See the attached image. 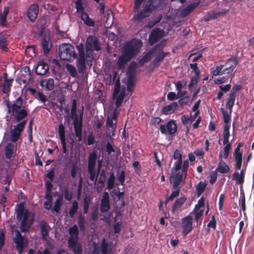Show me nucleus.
Instances as JSON below:
<instances>
[{
    "label": "nucleus",
    "mask_w": 254,
    "mask_h": 254,
    "mask_svg": "<svg viewBox=\"0 0 254 254\" xmlns=\"http://www.w3.org/2000/svg\"><path fill=\"white\" fill-rule=\"evenodd\" d=\"M199 75H193L191 77L190 82L188 86L189 90L190 91L193 90V86L197 85Z\"/></svg>",
    "instance_id": "nucleus-49"
},
{
    "label": "nucleus",
    "mask_w": 254,
    "mask_h": 254,
    "mask_svg": "<svg viewBox=\"0 0 254 254\" xmlns=\"http://www.w3.org/2000/svg\"><path fill=\"white\" fill-rule=\"evenodd\" d=\"M101 50L100 41L97 37L89 35L87 37L86 41V55L88 56L89 52H92L95 50L99 51Z\"/></svg>",
    "instance_id": "nucleus-10"
},
{
    "label": "nucleus",
    "mask_w": 254,
    "mask_h": 254,
    "mask_svg": "<svg viewBox=\"0 0 254 254\" xmlns=\"http://www.w3.org/2000/svg\"><path fill=\"white\" fill-rule=\"evenodd\" d=\"M13 80V79H5L2 87L3 93L7 94L10 92Z\"/></svg>",
    "instance_id": "nucleus-41"
},
{
    "label": "nucleus",
    "mask_w": 254,
    "mask_h": 254,
    "mask_svg": "<svg viewBox=\"0 0 254 254\" xmlns=\"http://www.w3.org/2000/svg\"><path fill=\"white\" fill-rule=\"evenodd\" d=\"M110 208L109 194L108 192H104L101 201L100 211L102 213H106Z\"/></svg>",
    "instance_id": "nucleus-19"
},
{
    "label": "nucleus",
    "mask_w": 254,
    "mask_h": 254,
    "mask_svg": "<svg viewBox=\"0 0 254 254\" xmlns=\"http://www.w3.org/2000/svg\"><path fill=\"white\" fill-rule=\"evenodd\" d=\"M105 173L103 171L100 174V177L98 180L97 186L96 187V190L98 192H100L103 190L105 185Z\"/></svg>",
    "instance_id": "nucleus-30"
},
{
    "label": "nucleus",
    "mask_w": 254,
    "mask_h": 254,
    "mask_svg": "<svg viewBox=\"0 0 254 254\" xmlns=\"http://www.w3.org/2000/svg\"><path fill=\"white\" fill-rule=\"evenodd\" d=\"M174 190L172 191L171 195L166 198L165 200V204H166L167 202L170 200H172L174 198L177 197L179 196L180 193V188H177L175 189H173Z\"/></svg>",
    "instance_id": "nucleus-51"
},
{
    "label": "nucleus",
    "mask_w": 254,
    "mask_h": 254,
    "mask_svg": "<svg viewBox=\"0 0 254 254\" xmlns=\"http://www.w3.org/2000/svg\"><path fill=\"white\" fill-rule=\"evenodd\" d=\"M10 230L12 233H15V236L14 238V242L15 244L16 249L18 254H21L23 253L24 249V238L22 236L15 225H12L10 226Z\"/></svg>",
    "instance_id": "nucleus-8"
},
{
    "label": "nucleus",
    "mask_w": 254,
    "mask_h": 254,
    "mask_svg": "<svg viewBox=\"0 0 254 254\" xmlns=\"http://www.w3.org/2000/svg\"><path fill=\"white\" fill-rule=\"evenodd\" d=\"M183 174L180 172L176 174L172 173L170 181L173 184V189L180 188L179 186L182 181Z\"/></svg>",
    "instance_id": "nucleus-22"
},
{
    "label": "nucleus",
    "mask_w": 254,
    "mask_h": 254,
    "mask_svg": "<svg viewBox=\"0 0 254 254\" xmlns=\"http://www.w3.org/2000/svg\"><path fill=\"white\" fill-rule=\"evenodd\" d=\"M218 171L222 174H226L229 172L230 168L229 166L224 161L220 162L217 168Z\"/></svg>",
    "instance_id": "nucleus-40"
},
{
    "label": "nucleus",
    "mask_w": 254,
    "mask_h": 254,
    "mask_svg": "<svg viewBox=\"0 0 254 254\" xmlns=\"http://www.w3.org/2000/svg\"><path fill=\"white\" fill-rule=\"evenodd\" d=\"M17 150L16 146L11 142L8 143L5 146L4 156L7 159L10 160L12 157H14Z\"/></svg>",
    "instance_id": "nucleus-18"
},
{
    "label": "nucleus",
    "mask_w": 254,
    "mask_h": 254,
    "mask_svg": "<svg viewBox=\"0 0 254 254\" xmlns=\"http://www.w3.org/2000/svg\"><path fill=\"white\" fill-rule=\"evenodd\" d=\"M66 69L72 77H75L77 75V71L75 67L72 64H67Z\"/></svg>",
    "instance_id": "nucleus-52"
},
{
    "label": "nucleus",
    "mask_w": 254,
    "mask_h": 254,
    "mask_svg": "<svg viewBox=\"0 0 254 254\" xmlns=\"http://www.w3.org/2000/svg\"><path fill=\"white\" fill-rule=\"evenodd\" d=\"M221 111L223 116V121L224 123L225 124L224 127H228V128H230L231 124V116L228 114V112L225 111L223 108H221Z\"/></svg>",
    "instance_id": "nucleus-38"
},
{
    "label": "nucleus",
    "mask_w": 254,
    "mask_h": 254,
    "mask_svg": "<svg viewBox=\"0 0 254 254\" xmlns=\"http://www.w3.org/2000/svg\"><path fill=\"white\" fill-rule=\"evenodd\" d=\"M0 48L4 52L8 50L6 40L4 37H1L0 38Z\"/></svg>",
    "instance_id": "nucleus-56"
},
{
    "label": "nucleus",
    "mask_w": 254,
    "mask_h": 254,
    "mask_svg": "<svg viewBox=\"0 0 254 254\" xmlns=\"http://www.w3.org/2000/svg\"><path fill=\"white\" fill-rule=\"evenodd\" d=\"M183 164L182 159L177 160V161L175 163L174 167L172 169V171L173 172L174 171H178L181 169L182 166Z\"/></svg>",
    "instance_id": "nucleus-58"
},
{
    "label": "nucleus",
    "mask_w": 254,
    "mask_h": 254,
    "mask_svg": "<svg viewBox=\"0 0 254 254\" xmlns=\"http://www.w3.org/2000/svg\"><path fill=\"white\" fill-rule=\"evenodd\" d=\"M164 35V31L157 28L153 30L150 33L149 38L150 45H152L157 43Z\"/></svg>",
    "instance_id": "nucleus-16"
},
{
    "label": "nucleus",
    "mask_w": 254,
    "mask_h": 254,
    "mask_svg": "<svg viewBox=\"0 0 254 254\" xmlns=\"http://www.w3.org/2000/svg\"><path fill=\"white\" fill-rule=\"evenodd\" d=\"M69 237L67 240L68 247L71 249L74 254H82V248L78 243L79 230L77 226L75 224L68 229Z\"/></svg>",
    "instance_id": "nucleus-4"
},
{
    "label": "nucleus",
    "mask_w": 254,
    "mask_h": 254,
    "mask_svg": "<svg viewBox=\"0 0 254 254\" xmlns=\"http://www.w3.org/2000/svg\"><path fill=\"white\" fill-rule=\"evenodd\" d=\"M207 183L205 182L201 181L198 183L196 187V192L198 196H200V195L204 192Z\"/></svg>",
    "instance_id": "nucleus-42"
},
{
    "label": "nucleus",
    "mask_w": 254,
    "mask_h": 254,
    "mask_svg": "<svg viewBox=\"0 0 254 254\" xmlns=\"http://www.w3.org/2000/svg\"><path fill=\"white\" fill-rule=\"evenodd\" d=\"M189 102V96H186L180 98L178 101V103L181 106L187 105Z\"/></svg>",
    "instance_id": "nucleus-60"
},
{
    "label": "nucleus",
    "mask_w": 254,
    "mask_h": 254,
    "mask_svg": "<svg viewBox=\"0 0 254 254\" xmlns=\"http://www.w3.org/2000/svg\"><path fill=\"white\" fill-rule=\"evenodd\" d=\"M78 208V203L76 200H74L72 203V206L70 208L68 214L71 218H73L74 215L77 212Z\"/></svg>",
    "instance_id": "nucleus-43"
},
{
    "label": "nucleus",
    "mask_w": 254,
    "mask_h": 254,
    "mask_svg": "<svg viewBox=\"0 0 254 254\" xmlns=\"http://www.w3.org/2000/svg\"><path fill=\"white\" fill-rule=\"evenodd\" d=\"M245 173L244 171L242 170L239 173L235 172L233 174V179L236 181L237 183L240 185H242L244 182Z\"/></svg>",
    "instance_id": "nucleus-32"
},
{
    "label": "nucleus",
    "mask_w": 254,
    "mask_h": 254,
    "mask_svg": "<svg viewBox=\"0 0 254 254\" xmlns=\"http://www.w3.org/2000/svg\"><path fill=\"white\" fill-rule=\"evenodd\" d=\"M121 85H120V79L118 78L115 82V88L114 90V93H113V97H115L116 96H117L118 94L119 93L120 90Z\"/></svg>",
    "instance_id": "nucleus-57"
},
{
    "label": "nucleus",
    "mask_w": 254,
    "mask_h": 254,
    "mask_svg": "<svg viewBox=\"0 0 254 254\" xmlns=\"http://www.w3.org/2000/svg\"><path fill=\"white\" fill-rule=\"evenodd\" d=\"M198 3H192L187 5L181 11V15L182 17H186L190 13L194 10V9L198 6Z\"/></svg>",
    "instance_id": "nucleus-26"
},
{
    "label": "nucleus",
    "mask_w": 254,
    "mask_h": 254,
    "mask_svg": "<svg viewBox=\"0 0 254 254\" xmlns=\"http://www.w3.org/2000/svg\"><path fill=\"white\" fill-rule=\"evenodd\" d=\"M160 0H148L143 6V9L133 16V19L140 21L148 17L152 12L160 5Z\"/></svg>",
    "instance_id": "nucleus-5"
},
{
    "label": "nucleus",
    "mask_w": 254,
    "mask_h": 254,
    "mask_svg": "<svg viewBox=\"0 0 254 254\" xmlns=\"http://www.w3.org/2000/svg\"><path fill=\"white\" fill-rule=\"evenodd\" d=\"M115 182V176L114 172H111L107 180V189L109 190L114 188Z\"/></svg>",
    "instance_id": "nucleus-45"
},
{
    "label": "nucleus",
    "mask_w": 254,
    "mask_h": 254,
    "mask_svg": "<svg viewBox=\"0 0 254 254\" xmlns=\"http://www.w3.org/2000/svg\"><path fill=\"white\" fill-rule=\"evenodd\" d=\"M5 105L7 109V113L9 114L5 117L7 122L11 121L12 124L24 123L25 125H26L29 110L28 105L21 96L11 103L6 102Z\"/></svg>",
    "instance_id": "nucleus-1"
},
{
    "label": "nucleus",
    "mask_w": 254,
    "mask_h": 254,
    "mask_svg": "<svg viewBox=\"0 0 254 254\" xmlns=\"http://www.w3.org/2000/svg\"><path fill=\"white\" fill-rule=\"evenodd\" d=\"M194 212H195V221L197 222H198L199 218L202 215L203 212V209H195L194 208Z\"/></svg>",
    "instance_id": "nucleus-59"
},
{
    "label": "nucleus",
    "mask_w": 254,
    "mask_h": 254,
    "mask_svg": "<svg viewBox=\"0 0 254 254\" xmlns=\"http://www.w3.org/2000/svg\"><path fill=\"white\" fill-rule=\"evenodd\" d=\"M177 125L174 120H170L167 122L166 125H161L160 130L161 133L165 134L167 132L171 135H174L177 131Z\"/></svg>",
    "instance_id": "nucleus-12"
},
{
    "label": "nucleus",
    "mask_w": 254,
    "mask_h": 254,
    "mask_svg": "<svg viewBox=\"0 0 254 254\" xmlns=\"http://www.w3.org/2000/svg\"><path fill=\"white\" fill-rule=\"evenodd\" d=\"M64 201V195L63 194H61L58 196V198L56 200L54 207L52 208V211L53 212L58 213L63 204Z\"/></svg>",
    "instance_id": "nucleus-28"
},
{
    "label": "nucleus",
    "mask_w": 254,
    "mask_h": 254,
    "mask_svg": "<svg viewBox=\"0 0 254 254\" xmlns=\"http://www.w3.org/2000/svg\"><path fill=\"white\" fill-rule=\"evenodd\" d=\"M79 170L78 166L77 165L76 163H74L72 164L71 168V176L72 178H75L77 175V172Z\"/></svg>",
    "instance_id": "nucleus-55"
},
{
    "label": "nucleus",
    "mask_w": 254,
    "mask_h": 254,
    "mask_svg": "<svg viewBox=\"0 0 254 254\" xmlns=\"http://www.w3.org/2000/svg\"><path fill=\"white\" fill-rule=\"evenodd\" d=\"M225 146L224 148V157L226 159L228 157L229 154V151L232 147L231 144H225Z\"/></svg>",
    "instance_id": "nucleus-63"
},
{
    "label": "nucleus",
    "mask_w": 254,
    "mask_h": 254,
    "mask_svg": "<svg viewBox=\"0 0 254 254\" xmlns=\"http://www.w3.org/2000/svg\"><path fill=\"white\" fill-rule=\"evenodd\" d=\"M101 251L102 254H110L112 248L110 245L106 242L105 238H103L101 245Z\"/></svg>",
    "instance_id": "nucleus-33"
},
{
    "label": "nucleus",
    "mask_w": 254,
    "mask_h": 254,
    "mask_svg": "<svg viewBox=\"0 0 254 254\" xmlns=\"http://www.w3.org/2000/svg\"><path fill=\"white\" fill-rule=\"evenodd\" d=\"M127 79H129L131 81L134 80L135 76V65L130 64L128 66L127 71Z\"/></svg>",
    "instance_id": "nucleus-39"
},
{
    "label": "nucleus",
    "mask_w": 254,
    "mask_h": 254,
    "mask_svg": "<svg viewBox=\"0 0 254 254\" xmlns=\"http://www.w3.org/2000/svg\"><path fill=\"white\" fill-rule=\"evenodd\" d=\"M49 35H45L41 39V46L43 50L44 54L45 55L48 54L52 47V44L50 42Z\"/></svg>",
    "instance_id": "nucleus-20"
},
{
    "label": "nucleus",
    "mask_w": 254,
    "mask_h": 254,
    "mask_svg": "<svg viewBox=\"0 0 254 254\" xmlns=\"http://www.w3.org/2000/svg\"><path fill=\"white\" fill-rule=\"evenodd\" d=\"M190 67L193 70V71L194 72V75L198 76L200 75V70L197 67L196 63L190 64Z\"/></svg>",
    "instance_id": "nucleus-64"
},
{
    "label": "nucleus",
    "mask_w": 254,
    "mask_h": 254,
    "mask_svg": "<svg viewBox=\"0 0 254 254\" xmlns=\"http://www.w3.org/2000/svg\"><path fill=\"white\" fill-rule=\"evenodd\" d=\"M181 226L183 229V235L184 237H186L193 229L192 217L188 215L182 219Z\"/></svg>",
    "instance_id": "nucleus-13"
},
{
    "label": "nucleus",
    "mask_w": 254,
    "mask_h": 254,
    "mask_svg": "<svg viewBox=\"0 0 254 254\" xmlns=\"http://www.w3.org/2000/svg\"><path fill=\"white\" fill-rule=\"evenodd\" d=\"M169 54V52H160L159 54L156 55L155 59L159 61L160 62H162L164 59L165 57Z\"/></svg>",
    "instance_id": "nucleus-62"
},
{
    "label": "nucleus",
    "mask_w": 254,
    "mask_h": 254,
    "mask_svg": "<svg viewBox=\"0 0 254 254\" xmlns=\"http://www.w3.org/2000/svg\"><path fill=\"white\" fill-rule=\"evenodd\" d=\"M222 14H223V13L220 12L211 11L208 12L206 17H205V21H207L211 19H215Z\"/></svg>",
    "instance_id": "nucleus-47"
},
{
    "label": "nucleus",
    "mask_w": 254,
    "mask_h": 254,
    "mask_svg": "<svg viewBox=\"0 0 254 254\" xmlns=\"http://www.w3.org/2000/svg\"><path fill=\"white\" fill-rule=\"evenodd\" d=\"M101 166V163L98 164V171L96 172L95 168H87V171L89 174V179L91 181L94 182L96 183L99 173L100 172V168Z\"/></svg>",
    "instance_id": "nucleus-25"
},
{
    "label": "nucleus",
    "mask_w": 254,
    "mask_h": 254,
    "mask_svg": "<svg viewBox=\"0 0 254 254\" xmlns=\"http://www.w3.org/2000/svg\"><path fill=\"white\" fill-rule=\"evenodd\" d=\"M49 67L47 63L43 60H40L35 69V72L37 75H45L49 71Z\"/></svg>",
    "instance_id": "nucleus-21"
},
{
    "label": "nucleus",
    "mask_w": 254,
    "mask_h": 254,
    "mask_svg": "<svg viewBox=\"0 0 254 254\" xmlns=\"http://www.w3.org/2000/svg\"><path fill=\"white\" fill-rule=\"evenodd\" d=\"M186 197L185 196H183L177 199L175 201L174 205L172 207V211L173 212H174L177 210H178L185 203V202L186 200Z\"/></svg>",
    "instance_id": "nucleus-34"
},
{
    "label": "nucleus",
    "mask_w": 254,
    "mask_h": 254,
    "mask_svg": "<svg viewBox=\"0 0 254 254\" xmlns=\"http://www.w3.org/2000/svg\"><path fill=\"white\" fill-rule=\"evenodd\" d=\"M59 56L62 61L72 62L77 58L74 47L70 44L64 43L61 45L59 48Z\"/></svg>",
    "instance_id": "nucleus-6"
},
{
    "label": "nucleus",
    "mask_w": 254,
    "mask_h": 254,
    "mask_svg": "<svg viewBox=\"0 0 254 254\" xmlns=\"http://www.w3.org/2000/svg\"><path fill=\"white\" fill-rule=\"evenodd\" d=\"M230 128H228V127H224L223 132V142L224 144H231L229 142V137L230 136V132H229Z\"/></svg>",
    "instance_id": "nucleus-50"
},
{
    "label": "nucleus",
    "mask_w": 254,
    "mask_h": 254,
    "mask_svg": "<svg viewBox=\"0 0 254 254\" xmlns=\"http://www.w3.org/2000/svg\"><path fill=\"white\" fill-rule=\"evenodd\" d=\"M40 85L45 87L48 91L53 89L54 86V79L53 78L46 79L40 81Z\"/></svg>",
    "instance_id": "nucleus-29"
},
{
    "label": "nucleus",
    "mask_w": 254,
    "mask_h": 254,
    "mask_svg": "<svg viewBox=\"0 0 254 254\" xmlns=\"http://www.w3.org/2000/svg\"><path fill=\"white\" fill-rule=\"evenodd\" d=\"M224 66V65L223 64L217 66L212 72L213 75L215 76L219 75H223V73H222V71Z\"/></svg>",
    "instance_id": "nucleus-53"
},
{
    "label": "nucleus",
    "mask_w": 254,
    "mask_h": 254,
    "mask_svg": "<svg viewBox=\"0 0 254 254\" xmlns=\"http://www.w3.org/2000/svg\"><path fill=\"white\" fill-rule=\"evenodd\" d=\"M91 198L90 196H86L83 201V210L85 214L88 212L90 204L91 203Z\"/></svg>",
    "instance_id": "nucleus-46"
},
{
    "label": "nucleus",
    "mask_w": 254,
    "mask_h": 254,
    "mask_svg": "<svg viewBox=\"0 0 254 254\" xmlns=\"http://www.w3.org/2000/svg\"><path fill=\"white\" fill-rule=\"evenodd\" d=\"M39 6L37 3H32L28 7L26 15L31 22H34L38 17Z\"/></svg>",
    "instance_id": "nucleus-15"
},
{
    "label": "nucleus",
    "mask_w": 254,
    "mask_h": 254,
    "mask_svg": "<svg viewBox=\"0 0 254 254\" xmlns=\"http://www.w3.org/2000/svg\"><path fill=\"white\" fill-rule=\"evenodd\" d=\"M16 207V218L18 221H21L20 229L22 232H26L32 225L33 218L29 210L25 209L23 203H20Z\"/></svg>",
    "instance_id": "nucleus-3"
},
{
    "label": "nucleus",
    "mask_w": 254,
    "mask_h": 254,
    "mask_svg": "<svg viewBox=\"0 0 254 254\" xmlns=\"http://www.w3.org/2000/svg\"><path fill=\"white\" fill-rule=\"evenodd\" d=\"M81 18L85 24L88 26H94L95 22L93 19L89 17L88 14L82 11L81 13Z\"/></svg>",
    "instance_id": "nucleus-31"
},
{
    "label": "nucleus",
    "mask_w": 254,
    "mask_h": 254,
    "mask_svg": "<svg viewBox=\"0 0 254 254\" xmlns=\"http://www.w3.org/2000/svg\"><path fill=\"white\" fill-rule=\"evenodd\" d=\"M24 123H19L13 126L10 131V140L15 143L20 138L22 131L25 127Z\"/></svg>",
    "instance_id": "nucleus-11"
},
{
    "label": "nucleus",
    "mask_w": 254,
    "mask_h": 254,
    "mask_svg": "<svg viewBox=\"0 0 254 254\" xmlns=\"http://www.w3.org/2000/svg\"><path fill=\"white\" fill-rule=\"evenodd\" d=\"M178 108V104L176 102H174L172 103L164 106L161 110V113L163 114L168 115L171 112L175 111Z\"/></svg>",
    "instance_id": "nucleus-27"
},
{
    "label": "nucleus",
    "mask_w": 254,
    "mask_h": 254,
    "mask_svg": "<svg viewBox=\"0 0 254 254\" xmlns=\"http://www.w3.org/2000/svg\"><path fill=\"white\" fill-rule=\"evenodd\" d=\"M97 154L95 152L90 153L88 157V163L87 168H95L96 164Z\"/></svg>",
    "instance_id": "nucleus-37"
},
{
    "label": "nucleus",
    "mask_w": 254,
    "mask_h": 254,
    "mask_svg": "<svg viewBox=\"0 0 254 254\" xmlns=\"http://www.w3.org/2000/svg\"><path fill=\"white\" fill-rule=\"evenodd\" d=\"M77 223L79 225L80 230L81 232H84L85 230V220L84 216L79 215L78 217Z\"/></svg>",
    "instance_id": "nucleus-48"
},
{
    "label": "nucleus",
    "mask_w": 254,
    "mask_h": 254,
    "mask_svg": "<svg viewBox=\"0 0 254 254\" xmlns=\"http://www.w3.org/2000/svg\"><path fill=\"white\" fill-rule=\"evenodd\" d=\"M235 101V96H234L233 94H229L228 97L227 99V102L226 103V107L230 111V115L231 114L232 112V109L234 105Z\"/></svg>",
    "instance_id": "nucleus-35"
},
{
    "label": "nucleus",
    "mask_w": 254,
    "mask_h": 254,
    "mask_svg": "<svg viewBox=\"0 0 254 254\" xmlns=\"http://www.w3.org/2000/svg\"><path fill=\"white\" fill-rule=\"evenodd\" d=\"M58 133L62 144L63 152L65 153L67 151V149L65 136V127L62 124H60L59 126Z\"/></svg>",
    "instance_id": "nucleus-23"
},
{
    "label": "nucleus",
    "mask_w": 254,
    "mask_h": 254,
    "mask_svg": "<svg viewBox=\"0 0 254 254\" xmlns=\"http://www.w3.org/2000/svg\"><path fill=\"white\" fill-rule=\"evenodd\" d=\"M76 48L79 53V58L77 61L76 66L78 68V72L82 73L86 68V61L84 46L82 43H80L79 45H76Z\"/></svg>",
    "instance_id": "nucleus-9"
},
{
    "label": "nucleus",
    "mask_w": 254,
    "mask_h": 254,
    "mask_svg": "<svg viewBox=\"0 0 254 254\" xmlns=\"http://www.w3.org/2000/svg\"><path fill=\"white\" fill-rule=\"evenodd\" d=\"M41 233L43 240H46L49 235V231L51 229L50 226L44 220L41 221L39 223Z\"/></svg>",
    "instance_id": "nucleus-24"
},
{
    "label": "nucleus",
    "mask_w": 254,
    "mask_h": 254,
    "mask_svg": "<svg viewBox=\"0 0 254 254\" xmlns=\"http://www.w3.org/2000/svg\"><path fill=\"white\" fill-rule=\"evenodd\" d=\"M243 143H239L234 150V157L236 163L235 168L237 170H241L242 167L243 162V152L241 151L240 148L243 147Z\"/></svg>",
    "instance_id": "nucleus-14"
},
{
    "label": "nucleus",
    "mask_w": 254,
    "mask_h": 254,
    "mask_svg": "<svg viewBox=\"0 0 254 254\" xmlns=\"http://www.w3.org/2000/svg\"><path fill=\"white\" fill-rule=\"evenodd\" d=\"M131 59L127 57L126 55L122 53V55L118 58L117 65L119 68H122L125 67L126 64Z\"/></svg>",
    "instance_id": "nucleus-36"
},
{
    "label": "nucleus",
    "mask_w": 254,
    "mask_h": 254,
    "mask_svg": "<svg viewBox=\"0 0 254 254\" xmlns=\"http://www.w3.org/2000/svg\"><path fill=\"white\" fill-rule=\"evenodd\" d=\"M229 63H231L229 66L223 69L222 73L223 74H230L232 72L238 64V60L236 57H231L225 61L224 65H228Z\"/></svg>",
    "instance_id": "nucleus-17"
},
{
    "label": "nucleus",
    "mask_w": 254,
    "mask_h": 254,
    "mask_svg": "<svg viewBox=\"0 0 254 254\" xmlns=\"http://www.w3.org/2000/svg\"><path fill=\"white\" fill-rule=\"evenodd\" d=\"M75 5L77 12L81 13L82 11H84V8L81 0H77L75 2Z\"/></svg>",
    "instance_id": "nucleus-61"
},
{
    "label": "nucleus",
    "mask_w": 254,
    "mask_h": 254,
    "mask_svg": "<svg viewBox=\"0 0 254 254\" xmlns=\"http://www.w3.org/2000/svg\"><path fill=\"white\" fill-rule=\"evenodd\" d=\"M118 180L122 186H125L126 179L125 172L124 170L121 171L120 174L117 176Z\"/></svg>",
    "instance_id": "nucleus-54"
},
{
    "label": "nucleus",
    "mask_w": 254,
    "mask_h": 254,
    "mask_svg": "<svg viewBox=\"0 0 254 254\" xmlns=\"http://www.w3.org/2000/svg\"><path fill=\"white\" fill-rule=\"evenodd\" d=\"M141 44L140 40H132L123 47V54L131 59L138 54Z\"/></svg>",
    "instance_id": "nucleus-7"
},
{
    "label": "nucleus",
    "mask_w": 254,
    "mask_h": 254,
    "mask_svg": "<svg viewBox=\"0 0 254 254\" xmlns=\"http://www.w3.org/2000/svg\"><path fill=\"white\" fill-rule=\"evenodd\" d=\"M125 96V91H122L119 95H118L116 98L115 101V105L116 108L118 109L122 105L123 101L124 100Z\"/></svg>",
    "instance_id": "nucleus-44"
},
{
    "label": "nucleus",
    "mask_w": 254,
    "mask_h": 254,
    "mask_svg": "<svg viewBox=\"0 0 254 254\" xmlns=\"http://www.w3.org/2000/svg\"><path fill=\"white\" fill-rule=\"evenodd\" d=\"M83 110L84 107L82 106L81 111L79 114H77L76 100H72L70 113L71 119L73 121L75 135L78 138V141L82 140Z\"/></svg>",
    "instance_id": "nucleus-2"
}]
</instances>
